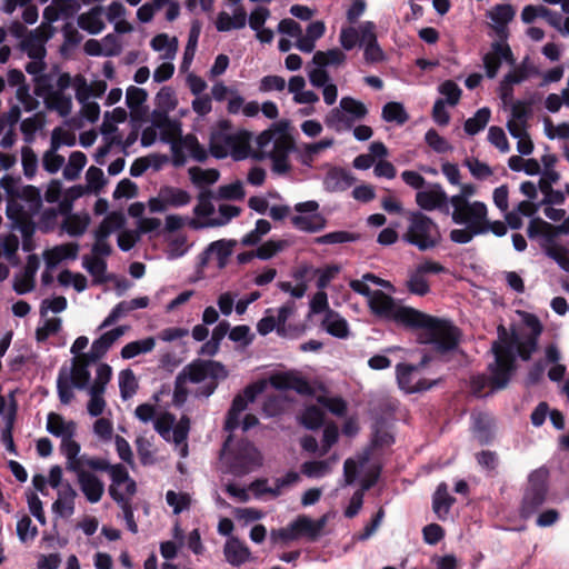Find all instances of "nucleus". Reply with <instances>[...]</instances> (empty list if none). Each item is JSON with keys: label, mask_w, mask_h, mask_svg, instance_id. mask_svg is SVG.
Masks as SVG:
<instances>
[{"label": "nucleus", "mask_w": 569, "mask_h": 569, "mask_svg": "<svg viewBox=\"0 0 569 569\" xmlns=\"http://www.w3.org/2000/svg\"><path fill=\"white\" fill-rule=\"evenodd\" d=\"M382 118L387 122H396L401 126L408 121L409 116L401 103L388 102L382 108Z\"/></svg>", "instance_id": "nucleus-56"}, {"label": "nucleus", "mask_w": 569, "mask_h": 569, "mask_svg": "<svg viewBox=\"0 0 569 569\" xmlns=\"http://www.w3.org/2000/svg\"><path fill=\"white\" fill-rule=\"evenodd\" d=\"M148 305H149L148 297H139V298L131 299L129 301H127V300L120 301L112 308V310L110 311L108 317L99 326V330L110 327L118 319L127 316L129 312H131L136 309L147 308Z\"/></svg>", "instance_id": "nucleus-28"}, {"label": "nucleus", "mask_w": 569, "mask_h": 569, "mask_svg": "<svg viewBox=\"0 0 569 569\" xmlns=\"http://www.w3.org/2000/svg\"><path fill=\"white\" fill-rule=\"evenodd\" d=\"M83 268L94 278L97 282L104 281L107 262L99 257L84 256L82 261Z\"/></svg>", "instance_id": "nucleus-58"}, {"label": "nucleus", "mask_w": 569, "mask_h": 569, "mask_svg": "<svg viewBox=\"0 0 569 569\" xmlns=\"http://www.w3.org/2000/svg\"><path fill=\"white\" fill-rule=\"evenodd\" d=\"M189 176L191 181L197 184H213L218 181L220 173L217 169H202L199 167H192L189 169Z\"/></svg>", "instance_id": "nucleus-61"}, {"label": "nucleus", "mask_w": 569, "mask_h": 569, "mask_svg": "<svg viewBox=\"0 0 569 569\" xmlns=\"http://www.w3.org/2000/svg\"><path fill=\"white\" fill-rule=\"evenodd\" d=\"M156 346V340L152 337L142 339V340H136L127 343L121 349V357L123 359H132L141 353H147L153 350Z\"/></svg>", "instance_id": "nucleus-47"}, {"label": "nucleus", "mask_w": 569, "mask_h": 569, "mask_svg": "<svg viewBox=\"0 0 569 569\" xmlns=\"http://www.w3.org/2000/svg\"><path fill=\"white\" fill-rule=\"evenodd\" d=\"M289 244L290 243L287 240L270 239L256 249L254 256L261 260H268L277 253L283 251L289 247Z\"/></svg>", "instance_id": "nucleus-57"}, {"label": "nucleus", "mask_w": 569, "mask_h": 569, "mask_svg": "<svg viewBox=\"0 0 569 569\" xmlns=\"http://www.w3.org/2000/svg\"><path fill=\"white\" fill-rule=\"evenodd\" d=\"M166 501L172 508L174 515L189 510L191 506V496L187 492H176L169 490L166 493Z\"/></svg>", "instance_id": "nucleus-59"}, {"label": "nucleus", "mask_w": 569, "mask_h": 569, "mask_svg": "<svg viewBox=\"0 0 569 569\" xmlns=\"http://www.w3.org/2000/svg\"><path fill=\"white\" fill-rule=\"evenodd\" d=\"M112 377V368L104 362L98 365L96 369V377L91 386L87 389L90 396V400L87 405V410L90 416L99 417L103 413L106 408V400L103 393L107 385L110 382Z\"/></svg>", "instance_id": "nucleus-14"}, {"label": "nucleus", "mask_w": 569, "mask_h": 569, "mask_svg": "<svg viewBox=\"0 0 569 569\" xmlns=\"http://www.w3.org/2000/svg\"><path fill=\"white\" fill-rule=\"evenodd\" d=\"M252 133L244 129L232 130L228 120H221L211 131L209 151L217 159L231 157L236 161L244 160L250 156Z\"/></svg>", "instance_id": "nucleus-5"}, {"label": "nucleus", "mask_w": 569, "mask_h": 569, "mask_svg": "<svg viewBox=\"0 0 569 569\" xmlns=\"http://www.w3.org/2000/svg\"><path fill=\"white\" fill-rule=\"evenodd\" d=\"M62 144L72 146V142L61 141L60 131L53 130L51 134L50 149L47 150L42 157V167L47 172L56 173L64 164V157L58 154V150Z\"/></svg>", "instance_id": "nucleus-26"}, {"label": "nucleus", "mask_w": 569, "mask_h": 569, "mask_svg": "<svg viewBox=\"0 0 569 569\" xmlns=\"http://www.w3.org/2000/svg\"><path fill=\"white\" fill-rule=\"evenodd\" d=\"M503 61L509 66L516 63L512 50L507 41L503 39L496 40L491 43L490 50L482 57L487 78H496Z\"/></svg>", "instance_id": "nucleus-17"}, {"label": "nucleus", "mask_w": 569, "mask_h": 569, "mask_svg": "<svg viewBox=\"0 0 569 569\" xmlns=\"http://www.w3.org/2000/svg\"><path fill=\"white\" fill-rule=\"evenodd\" d=\"M47 39L48 37L43 36L40 29H36L21 40V48L30 58H44L46 49L43 43Z\"/></svg>", "instance_id": "nucleus-41"}, {"label": "nucleus", "mask_w": 569, "mask_h": 569, "mask_svg": "<svg viewBox=\"0 0 569 569\" xmlns=\"http://www.w3.org/2000/svg\"><path fill=\"white\" fill-rule=\"evenodd\" d=\"M407 230L403 241L417 247L420 251L436 248L442 240L438 223L421 211H409Z\"/></svg>", "instance_id": "nucleus-7"}, {"label": "nucleus", "mask_w": 569, "mask_h": 569, "mask_svg": "<svg viewBox=\"0 0 569 569\" xmlns=\"http://www.w3.org/2000/svg\"><path fill=\"white\" fill-rule=\"evenodd\" d=\"M151 124L158 129L162 141L171 142L181 136V122L171 119L168 113L153 110L151 113Z\"/></svg>", "instance_id": "nucleus-24"}, {"label": "nucleus", "mask_w": 569, "mask_h": 569, "mask_svg": "<svg viewBox=\"0 0 569 569\" xmlns=\"http://www.w3.org/2000/svg\"><path fill=\"white\" fill-rule=\"evenodd\" d=\"M87 163V157L81 151H73L69 156L68 163L63 168V177L67 180H76Z\"/></svg>", "instance_id": "nucleus-51"}, {"label": "nucleus", "mask_w": 569, "mask_h": 569, "mask_svg": "<svg viewBox=\"0 0 569 569\" xmlns=\"http://www.w3.org/2000/svg\"><path fill=\"white\" fill-rule=\"evenodd\" d=\"M532 332L527 336H519L512 332L510 336L507 329L500 325L497 329L498 340L491 346L495 360L488 369L492 375V383L496 389H503L509 383L512 371L515 370L516 355L522 360H529L536 351L538 337L541 333V325L536 317L528 321Z\"/></svg>", "instance_id": "nucleus-2"}, {"label": "nucleus", "mask_w": 569, "mask_h": 569, "mask_svg": "<svg viewBox=\"0 0 569 569\" xmlns=\"http://www.w3.org/2000/svg\"><path fill=\"white\" fill-rule=\"evenodd\" d=\"M428 361V357L425 356L418 365L398 363L396 375L400 389L413 393L428 390L435 386L437 381L427 382V380L417 377V371L423 368Z\"/></svg>", "instance_id": "nucleus-15"}, {"label": "nucleus", "mask_w": 569, "mask_h": 569, "mask_svg": "<svg viewBox=\"0 0 569 569\" xmlns=\"http://www.w3.org/2000/svg\"><path fill=\"white\" fill-rule=\"evenodd\" d=\"M323 420L325 413L317 406L307 407L300 416L301 425L310 430L319 429L323 425Z\"/></svg>", "instance_id": "nucleus-55"}, {"label": "nucleus", "mask_w": 569, "mask_h": 569, "mask_svg": "<svg viewBox=\"0 0 569 569\" xmlns=\"http://www.w3.org/2000/svg\"><path fill=\"white\" fill-rule=\"evenodd\" d=\"M450 206L452 207L451 219L456 224L485 229L483 222L488 216V209L483 202H462L461 199L456 198Z\"/></svg>", "instance_id": "nucleus-12"}, {"label": "nucleus", "mask_w": 569, "mask_h": 569, "mask_svg": "<svg viewBox=\"0 0 569 569\" xmlns=\"http://www.w3.org/2000/svg\"><path fill=\"white\" fill-rule=\"evenodd\" d=\"M270 383L278 390H295L299 395H311L312 388L309 382L295 373H278L270 378Z\"/></svg>", "instance_id": "nucleus-25"}, {"label": "nucleus", "mask_w": 569, "mask_h": 569, "mask_svg": "<svg viewBox=\"0 0 569 569\" xmlns=\"http://www.w3.org/2000/svg\"><path fill=\"white\" fill-rule=\"evenodd\" d=\"M61 452L67 459V469L70 471H78L80 468V445L73 440V437H67L61 440Z\"/></svg>", "instance_id": "nucleus-43"}, {"label": "nucleus", "mask_w": 569, "mask_h": 569, "mask_svg": "<svg viewBox=\"0 0 569 569\" xmlns=\"http://www.w3.org/2000/svg\"><path fill=\"white\" fill-rule=\"evenodd\" d=\"M356 182V178L352 173L342 168L330 169L325 179V189L329 192L345 191Z\"/></svg>", "instance_id": "nucleus-29"}, {"label": "nucleus", "mask_w": 569, "mask_h": 569, "mask_svg": "<svg viewBox=\"0 0 569 569\" xmlns=\"http://www.w3.org/2000/svg\"><path fill=\"white\" fill-rule=\"evenodd\" d=\"M527 234L530 239L541 237L540 247L543 252L558 246L556 238L559 236L556 227L540 218H533L529 221Z\"/></svg>", "instance_id": "nucleus-21"}, {"label": "nucleus", "mask_w": 569, "mask_h": 569, "mask_svg": "<svg viewBox=\"0 0 569 569\" xmlns=\"http://www.w3.org/2000/svg\"><path fill=\"white\" fill-rule=\"evenodd\" d=\"M537 69L526 58L518 67L505 74L506 82L511 84H519L527 80L530 76L537 74Z\"/></svg>", "instance_id": "nucleus-54"}, {"label": "nucleus", "mask_w": 569, "mask_h": 569, "mask_svg": "<svg viewBox=\"0 0 569 569\" xmlns=\"http://www.w3.org/2000/svg\"><path fill=\"white\" fill-rule=\"evenodd\" d=\"M72 387L73 385L68 378L67 370L64 368L61 369L57 379V391L62 405H69L74 398Z\"/></svg>", "instance_id": "nucleus-62"}, {"label": "nucleus", "mask_w": 569, "mask_h": 569, "mask_svg": "<svg viewBox=\"0 0 569 569\" xmlns=\"http://www.w3.org/2000/svg\"><path fill=\"white\" fill-rule=\"evenodd\" d=\"M219 216L216 218H210L204 222H200L198 220H190L189 227L198 230L202 228H211V227H221L234 218L238 217L241 212L239 207L232 206V204H220L218 209Z\"/></svg>", "instance_id": "nucleus-32"}, {"label": "nucleus", "mask_w": 569, "mask_h": 569, "mask_svg": "<svg viewBox=\"0 0 569 569\" xmlns=\"http://www.w3.org/2000/svg\"><path fill=\"white\" fill-rule=\"evenodd\" d=\"M223 555L227 562L234 567H239L251 559L250 549L236 537H230L226 541Z\"/></svg>", "instance_id": "nucleus-31"}, {"label": "nucleus", "mask_w": 569, "mask_h": 569, "mask_svg": "<svg viewBox=\"0 0 569 569\" xmlns=\"http://www.w3.org/2000/svg\"><path fill=\"white\" fill-rule=\"evenodd\" d=\"M443 272H446V268L441 263L432 260H425L409 272L406 281V288L410 293L423 297L430 291L427 274H438Z\"/></svg>", "instance_id": "nucleus-16"}, {"label": "nucleus", "mask_w": 569, "mask_h": 569, "mask_svg": "<svg viewBox=\"0 0 569 569\" xmlns=\"http://www.w3.org/2000/svg\"><path fill=\"white\" fill-rule=\"evenodd\" d=\"M103 9L99 6L91 8L88 12L81 13L78 19V26L91 33L98 34L104 29Z\"/></svg>", "instance_id": "nucleus-37"}, {"label": "nucleus", "mask_w": 569, "mask_h": 569, "mask_svg": "<svg viewBox=\"0 0 569 569\" xmlns=\"http://www.w3.org/2000/svg\"><path fill=\"white\" fill-rule=\"evenodd\" d=\"M297 214L291 217L292 226L302 232L317 233L327 227V219L319 210V203L316 200H308L295 204Z\"/></svg>", "instance_id": "nucleus-11"}, {"label": "nucleus", "mask_w": 569, "mask_h": 569, "mask_svg": "<svg viewBox=\"0 0 569 569\" xmlns=\"http://www.w3.org/2000/svg\"><path fill=\"white\" fill-rule=\"evenodd\" d=\"M261 387H258L257 385H250L244 388L242 393L237 395L233 398L226 418V430L233 431L238 428L240 413L247 409L250 402L254 401L256 397L261 392Z\"/></svg>", "instance_id": "nucleus-20"}, {"label": "nucleus", "mask_w": 569, "mask_h": 569, "mask_svg": "<svg viewBox=\"0 0 569 569\" xmlns=\"http://www.w3.org/2000/svg\"><path fill=\"white\" fill-rule=\"evenodd\" d=\"M270 230H271L270 222L266 219H259L256 222L254 229L243 236V238L241 239V244L242 246H256L260 242V240L263 236L269 233Z\"/></svg>", "instance_id": "nucleus-63"}, {"label": "nucleus", "mask_w": 569, "mask_h": 569, "mask_svg": "<svg viewBox=\"0 0 569 569\" xmlns=\"http://www.w3.org/2000/svg\"><path fill=\"white\" fill-rule=\"evenodd\" d=\"M322 327L332 337L339 339H346L349 337L348 322L333 310H327L322 320Z\"/></svg>", "instance_id": "nucleus-38"}, {"label": "nucleus", "mask_w": 569, "mask_h": 569, "mask_svg": "<svg viewBox=\"0 0 569 569\" xmlns=\"http://www.w3.org/2000/svg\"><path fill=\"white\" fill-rule=\"evenodd\" d=\"M254 147L250 144V156L254 160L261 161L270 159L272 161V171L278 174H284L290 171L289 153L293 150L292 139L272 124L269 129L262 131L254 140Z\"/></svg>", "instance_id": "nucleus-4"}, {"label": "nucleus", "mask_w": 569, "mask_h": 569, "mask_svg": "<svg viewBox=\"0 0 569 569\" xmlns=\"http://www.w3.org/2000/svg\"><path fill=\"white\" fill-rule=\"evenodd\" d=\"M46 429L52 436L63 440L67 437H74L77 425L72 420L66 421L59 413L50 412L47 417Z\"/></svg>", "instance_id": "nucleus-34"}, {"label": "nucleus", "mask_w": 569, "mask_h": 569, "mask_svg": "<svg viewBox=\"0 0 569 569\" xmlns=\"http://www.w3.org/2000/svg\"><path fill=\"white\" fill-rule=\"evenodd\" d=\"M19 199L23 202L28 218L38 216L42 209V197L40 189L33 186H26L20 190Z\"/></svg>", "instance_id": "nucleus-40"}, {"label": "nucleus", "mask_w": 569, "mask_h": 569, "mask_svg": "<svg viewBox=\"0 0 569 569\" xmlns=\"http://www.w3.org/2000/svg\"><path fill=\"white\" fill-rule=\"evenodd\" d=\"M455 502L456 499L448 492V485L446 482L439 483L432 496V510L438 519L446 520Z\"/></svg>", "instance_id": "nucleus-35"}, {"label": "nucleus", "mask_w": 569, "mask_h": 569, "mask_svg": "<svg viewBox=\"0 0 569 569\" xmlns=\"http://www.w3.org/2000/svg\"><path fill=\"white\" fill-rule=\"evenodd\" d=\"M261 452L248 440H240L228 457V465L234 476H244L262 466Z\"/></svg>", "instance_id": "nucleus-9"}, {"label": "nucleus", "mask_w": 569, "mask_h": 569, "mask_svg": "<svg viewBox=\"0 0 569 569\" xmlns=\"http://www.w3.org/2000/svg\"><path fill=\"white\" fill-rule=\"evenodd\" d=\"M292 525L297 539L300 537H306L310 541H315L319 537L325 521H315L306 516H300L295 521H292Z\"/></svg>", "instance_id": "nucleus-39"}, {"label": "nucleus", "mask_w": 569, "mask_h": 569, "mask_svg": "<svg viewBox=\"0 0 569 569\" xmlns=\"http://www.w3.org/2000/svg\"><path fill=\"white\" fill-rule=\"evenodd\" d=\"M179 146L181 149L186 150L193 160L198 162H203L208 158L206 148L200 144L197 137L193 134L181 137L179 140Z\"/></svg>", "instance_id": "nucleus-46"}, {"label": "nucleus", "mask_w": 569, "mask_h": 569, "mask_svg": "<svg viewBox=\"0 0 569 569\" xmlns=\"http://www.w3.org/2000/svg\"><path fill=\"white\" fill-rule=\"evenodd\" d=\"M247 23V13L242 7H238L233 16L226 11H221L217 16L216 28L220 32H228L233 29H242Z\"/></svg>", "instance_id": "nucleus-36"}, {"label": "nucleus", "mask_w": 569, "mask_h": 569, "mask_svg": "<svg viewBox=\"0 0 569 569\" xmlns=\"http://www.w3.org/2000/svg\"><path fill=\"white\" fill-rule=\"evenodd\" d=\"M34 94L43 98L48 110L56 111L61 117H67L71 113V96L66 92L53 91V86L50 83L49 76H43L37 79Z\"/></svg>", "instance_id": "nucleus-13"}, {"label": "nucleus", "mask_w": 569, "mask_h": 569, "mask_svg": "<svg viewBox=\"0 0 569 569\" xmlns=\"http://www.w3.org/2000/svg\"><path fill=\"white\" fill-rule=\"evenodd\" d=\"M416 202L425 211L439 210L448 214L450 210V198L439 183H429L425 190H419Z\"/></svg>", "instance_id": "nucleus-18"}, {"label": "nucleus", "mask_w": 569, "mask_h": 569, "mask_svg": "<svg viewBox=\"0 0 569 569\" xmlns=\"http://www.w3.org/2000/svg\"><path fill=\"white\" fill-rule=\"evenodd\" d=\"M161 198L166 201L168 208H180L191 201V196L183 189L171 186L160 188Z\"/></svg>", "instance_id": "nucleus-44"}, {"label": "nucleus", "mask_w": 569, "mask_h": 569, "mask_svg": "<svg viewBox=\"0 0 569 569\" xmlns=\"http://www.w3.org/2000/svg\"><path fill=\"white\" fill-rule=\"evenodd\" d=\"M111 478L109 495L118 501L120 498H132L137 491L136 481L129 476L127 468L121 465H111L107 471Z\"/></svg>", "instance_id": "nucleus-19"}, {"label": "nucleus", "mask_w": 569, "mask_h": 569, "mask_svg": "<svg viewBox=\"0 0 569 569\" xmlns=\"http://www.w3.org/2000/svg\"><path fill=\"white\" fill-rule=\"evenodd\" d=\"M76 490L67 482L58 491V498L52 503V511L61 518H69L74 513Z\"/></svg>", "instance_id": "nucleus-30"}, {"label": "nucleus", "mask_w": 569, "mask_h": 569, "mask_svg": "<svg viewBox=\"0 0 569 569\" xmlns=\"http://www.w3.org/2000/svg\"><path fill=\"white\" fill-rule=\"evenodd\" d=\"M189 430L190 420L186 416L181 417L179 422L171 429V439L177 446H180V457L182 458H186L188 456L187 438L189 435Z\"/></svg>", "instance_id": "nucleus-45"}, {"label": "nucleus", "mask_w": 569, "mask_h": 569, "mask_svg": "<svg viewBox=\"0 0 569 569\" xmlns=\"http://www.w3.org/2000/svg\"><path fill=\"white\" fill-rule=\"evenodd\" d=\"M229 376L227 368L216 360L196 359L183 367L174 380L172 401L177 407L186 403L190 393L187 383L200 385L194 391L196 398L208 399L218 388L219 381Z\"/></svg>", "instance_id": "nucleus-3"}, {"label": "nucleus", "mask_w": 569, "mask_h": 569, "mask_svg": "<svg viewBox=\"0 0 569 569\" xmlns=\"http://www.w3.org/2000/svg\"><path fill=\"white\" fill-rule=\"evenodd\" d=\"M346 61L347 56L339 48L319 50L313 53L311 64L307 68L310 83L316 88H322L323 101L328 106H332L338 98V88L330 81L328 68H340Z\"/></svg>", "instance_id": "nucleus-6"}, {"label": "nucleus", "mask_w": 569, "mask_h": 569, "mask_svg": "<svg viewBox=\"0 0 569 569\" xmlns=\"http://www.w3.org/2000/svg\"><path fill=\"white\" fill-rule=\"evenodd\" d=\"M234 246H236L234 240L221 239V240L211 242L209 244V247L207 248V252L214 254L218 260V264L220 267H223L226 264L227 259L232 254Z\"/></svg>", "instance_id": "nucleus-53"}, {"label": "nucleus", "mask_w": 569, "mask_h": 569, "mask_svg": "<svg viewBox=\"0 0 569 569\" xmlns=\"http://www.w3.org/2000/svg\"><path fill=\"white\" fill-rule=\"evenodd\" d=\"M150 46L154 51L162 52V59L172 60L178 50V40L176 37L169 38L167 33H160L152 38Z\"/></svg>", "instance_id": "nucleus-42"}, {"label": "nucleus", "mask_w": 569, "mask_h": 569, "mask_svg": "<svg viewBox=\"0 0 569 569\" xmlns=\"http://www.w3.org/2000/svg\"><path fill=\"white\" fill-rule=\"evenodd\" d=\"M463 166L469 169L472 177L477 180H486L493 174L492 169L487 163L473 157L466 158Z\"/></svg>", "instance_id": "nucleus-64"}, {"label": "nucleus", "mask_w": 569, "mask_h": 569, "mask_svg": "<svg viewBox=\"0 0 569 569\" xmlns=\"http://www.w3.org/2000/svg\"><path fill=\"white\" fill-rule=\"evenodd\" d=\"M81 492L90 503H97L101 500L104 493V483L98 476L87 471L86 469H79L74 472Z\"/></svg>", "instance_id": "nucleus-22"}, {"label": "nucleus", "mask_w": 569, "mask_h": 569, "mask_svg": "<svg viewBox=\"0 0 569 569\" xmlns=\"http://www.w3.org/2000/svg\"><path fill=\"white\" fill-rule=\"evenodd\" d=\"M491 111L488 107L477 110L473 117L465 122V131L469 136H475L486 128L490 120Z\"/></svg>", "instance_id": "nucleus-48"}, {"label": "nucleus", "mask_w": 569, "mask_h": 569, "mask_svg": "<svg viewBox=\"0 0 569 569\" xmlns=\"http://www.w3.org/2000/svg\"><path fill=\"white\" fill-rule=\"evenodd\" d=\"M157 111L169 113L178 104L174 91L170 87H163L156 96Z\"/></svg>", "instance_id": "nucleus-60"}, {"label": "nucleus", "mask_w": 569, "mask_h": 569, "mask_svg": "<svg viewBox=\"0 0 569 569\" xmlns=\"http://www.w3.org/2000/svg\"><path fill=\"white\" fill-rule=\"evenodd\" d=\"M79 246L77 243H63L46 250L43 258L48 269L56 268L61 261L66 259H76L78 256Z\"/></svg>", "instance_id": "nucleus-33"}, {"label": "nucleus", "mask_w": 569, "mask_h": 569, "mask_svg": "<svg viewBox=\"0 0 569 569\" xmlns=\"http://www.w3.org/2000/svg\"><path fill=\"white\" fill-rule=\"evenodd\" d=\"M128 327L126 326H119L104 332L98 339L93 340L88 355L93 360H100L106 356L112 345L124 335Z\"/></svg>", "instance_id": "nucleus-27"}, {"label": "nucleus", "mask_w": 569, "mask_h": 569, "mask_svg": "<svg viewBox=\"0 0 569 569\" xmlns=\"http://www.w3.org/2000/svg\"><path fill=\"white\" fill-rule=\"evenodd\" d=\"M123 224V218L120 213H109L94 231V238L108 239L110 234L119 230Z\"/></svg>", "instance_id": "nucleus-49"}, {"label": "nucleus", "mask_w": 569, "mask_h": 569, "mask_svg": "<svg viewBox=\"0 0 569 569\" xmlns=\"http://www.w3.org/2000/svg\"><path fill=\"white\" fill-rule=\"evenodd\" d=\"M367 114L368 109L363 102L352 97H343L339 106L327 113L325 124L336 132L349 131L357 121L362 120Z\"/></svg>", "instance_id": "nucleus-8"}, {"label": "nucleus", "mask_w": 569, "mask_h": 569, "mask_svg": "<svg viewBox=\"0 0 569 569\" xmlns=\"http://www.w3.org/2000/svg\"><path fill=\"white\" fill-rule=\"evenodd\" d=\"M90 222V218L88 214H69L63 223L62 228L63 230L71 237H79L82 236Z\"/></svg>", "instance_id": "nucleus-50"}, {"label": "nucleus", "mask_w": 569, "mask_h": 569, "mask_svg": "<svg viewBox=\"0 0 569 569\" xmlns=\"http://www.w3.org/2000/svg\"><path fill=\"white\" fill-rule=\"evenodd\" d=\"M94 361L96 360L91 359V357L88 353H82L81 356L74 357L72 359V367L70 369V372L67 375L74 388L83 390L88 389L91 386V375L89 371V366L91 362Z\"/></svg>", "instance_id": "nucleus-23"}, {"label": "nucleus", "mask_w": 569, "mask_h": 569, "mask_svg": "<svg viewBox=\"0 0 569 569\" xmlns=\"http://www.w3.org/2000/svg\"><path fill=\"white\" fill-rule=\"evenodd\" d=\"M548 471L543 468L537 469L529 475L528 486L525 490L520 516L531 517L545 502L547 495Z\"/></svg>", "instance_id": "nucleus-10"}, {"label": "nucleus", "mask_w": 569, "mask_h": 569, "mask_svg": "<svg viewBox=\"0 0 569 569\" xmlns=\"http://www.w3.org/2000/svg\"><path fill=\"white\" fill-rule=\"evenodd\" d=\"M369 308L373 315L406 328L423 329L425 342L431 343L433 350L440 355L455 350L459 345L460 331L450 321L398 305L391 296L381 290H373Z\"/></svg>", "instance_id": "nucleus-1"}, {"label": "nucleus", "mask_w": 569, "mask_h": 569, "mask_svg": "<svg viewBox=\"0 0 569 569\" xmlns=\"http://www.w3.org/2000/svg\"><path fill=\"white\" fill-rule=\"evenodd\" d=\"M119 389L122 400L133 397L138 390V381L131 369H123L119 372Z\"/></svg>", "instance_id": "nucleus-52"}]
</instances>
